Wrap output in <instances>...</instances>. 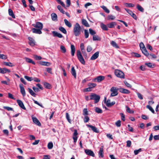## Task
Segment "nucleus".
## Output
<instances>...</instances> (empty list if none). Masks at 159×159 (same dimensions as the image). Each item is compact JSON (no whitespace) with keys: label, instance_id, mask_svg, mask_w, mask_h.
Masks as SVG:
<instances>
[{"label":"nucleus","instance_id":"1","mask_svg":"<svg viewBox=\"0 0 159 159\" xmlns=\"http://www.w3.org/2000/svg\"><path fill=\"white\" fill-rule=\"evenodd\" d=\"M81 28L78 23L74 25L73 28V33L75 36H79L81 33Z\"/></svg>","mask_w":159,"mask_h":159},{"label":"nucleus","instance_id":"2","mask_svg":"<svg viewBox=\"0 0 159 159\" xmlns=\"http://www.w3.org/2000/svg\"><path fill=\"white\" fill-rule=\"evenodd\" d=\"M90 100H94L95 103H96L99 101L100 97V96L94 93H92L90 95Z\"/></svg>","mask_w":159,"mask_h":159},{"label":"nucleus","instance_id":"3","mask_svg":"<svg viewBox=\"0 0 159 159\" xmlns=\"http://www.w3.org/2000/svg\"><path fill=\"white\" fill-rule=\"evenodd\" d=\"M115 74L117 77L121 79H124L125 78L124 73L120 70H115Z\"/></svg>","mask_w":159,"mask_h":159},{"label":"nucleus","instance_id":"4","mask_svg":"<svg viewBox=\"0 0 159 159\" xmlns=\"http://www.w3.org/2000/svg\"><path fill=\"white\" fill-rule=\"evenodd\" d=\"M77 55L80 61L83 64H85V62L84 60L80 50H79L77 51Z\"/></svg>","mask_w":159,"mask_h":159},{"label":"nucleus","instance_id":"5","mask_svg":"<svg viewBox=\"0 0 159 159\" xmlns=\"http://www.w3.org/2000/svg\"><path fill=\"white\" fill-rule=\"evenodd\" d=\"M118 89L117 88L114 87H112L110 90V91L111 92V97H113L117 95L118 94Z\"/></svg>","mask_w":159,"mask_h":159},{"label":"nucleus","instance_id":"6","mask_svg":"<svg viewBox=\"0 0 159 159\" xmlns=\"http://www.w3.org/2000/svg\"><path fill=\"white\" fill-rule=\"evenodd\" d=\"M85 153L87 155L91 156L92 157H94L95 154L91 150L85 149L84 151Z\"/></svg>","mask_w":159,"mask_h":159},{"label":"nucleus","instance_id":"7","mask_svg":"<svg viewBox=\"0 0 159 159\" xmlns=\"http://www.w3.org/2000/svg\"><path fill=\"white\" fill-rule=\"evenodd\" d=\"M88 127L90 128L94 132L98 133L99 132V130L95 126L89 125H86Z\"/></svg>","mask_w":159,"mask_h":159},{"label":"nucleus","instance_id":"8","mask_svg":"<svg viewBox=\"0 0 159 159\" xmlns=\"http://www.w3.org/2000/svg\"><path fill=\"white\" fill-rule=\"evenodd\" d=\"M16 102L18 105L20 107H21V108L23 109L24 110H26V108L25 107L23 102L21 100L17 99L16 100Z\"/></svg>","mask_w":159,"mask_h":159},{"label":"nucleus","instance_id":"9","mask_svg":"<svg viewBox=\"0 0 159 159\" xmlns=\"http://www.w3.org/2000/svg\"><path fill=\"white\" fill-rule=\"evenodd\" d=\"M20 89V91L23 97L25 96L26 93L25 89L22 84H20L19 85Z\"/></svg>","mask_w":159,"mask_h":159},{"label":"nucleus","instance_id":"10","mask_svg":"<svg viewBox=\"0 0 159 159\" xmlns=\"http://www.w3.org/2000/svg\"><path fill=\"white\" fill-rule=\"evenodd\" d=\"M32 119L33 120V122L35 124L39 126L41 125L40 123L36 117H32Z\"/></svg>","mask_w":159,"mask_h":159},{"label":"nucleus","instance_id":"11","mask_svg":"<svg viewBox=\"0 0 159 159\" xmlns=\"http://www.w3.org/2000/svg\"><path fill=\"white\" fill-rule=\"evenodd\" d=\"M99 52H97L95 53L91 57L90 60H94L96 59L99 56Z\"/></svg>","mask_w":159,"mask_h":159},{"label":"nucleus","instance_id":"12","mask_svg":"<svg viewBox=\"0 0 159 159\" xmlns=\"http://www.w3.org/2000/svg\"><path fill=\"white\" fill-rule=\"evenodd\" d=\"M119 91L121 93L126 94H129L130 93L128 90L123 88H120L119 89Z\"/></svg>","mask_w":159,"mask_h":159},{"label":"nucleus","instance_id":"13","mask_svg":"<svg viewBox=\"0 0 159 159\" xmlns=\"http://www.w3.org/2000/svg\"><path fill=\"white\" fill-rule=\"evenodd\" d=\"M11 72L10 70L7 69L5 68H0V73L2 74H5L7 72L10 73Z\"/></svg>","mask_w":159,"mask_h":159},{"label":"nucleus","instance_id":"14","mask_svg":"<svg viewBox=\"0 0 159 159\" xmlns=\"http://www.w3.org/2000/svg\"><path fill=\"white\" fill-rule=\"evenodd\" d=\"M33 26L35 28H38L39 29L42 30L43 28V24L40 22H37L36 24Z\"/></svg>","mask_w":159,"mask_h":159},{"label":"nucleus","instance_id":"15","mask_svg":"<svg viewBox=\"0 0 159 159\" xmlns=\"http://www.w3.org/2000/svg\"><path fill=\"white\" fill-rule=\"evenodd\" d=\"M52 33L54 37H57L59 38H62L63 37V36L61 34L58 33L56 31H53L52 32Z\"/></svg>","mask_w":159,"mask_h":159},{"label":"nucleus","instance_id":"16","mask_svg":"<svg viewBox=\"0 0 159 159\" xmlns=\"http://www.w3.org/2000/svg\"><path fill=\"white\" fill-rule=\"evenodd\" d=\"M70 48L71 50V54L72 56H73L75 55V48L74 45L72 44L71 45Z\"/></svg>","mask_w":159,"mask_h":159},{"label":"nucleus","instance_id":"17","mask_svg":"<svg viewBox=\"0 0 159 159\" xmlns=\"http://www.w3.org/2000/svg\"><path fill=\"white\" fill-rule=\"evenodd\" d=\"M41 29H36L35 28H33L32 29V32L33 33L40 34H42V31Z\"/></svg>","mask_w":159,"mask_h":159},{"label":"nucleus","instance_id":"18","mask_svg":"<svg viewBox=\"0 0 159 159\" xmlns=\"http://www.w3.org/2000/svg\"><path fill=\"white\" fill-rule=\"evenodd\" d=\"M28 39L30 41L29 43L30 45L32 46H34L35 45V41L32 38L30 37H29L28 38Z\"/></svg>","mask_w":159,"mask_h":159},{"label":"nucleus","instance_id":"19","mask_svg":"<svg viewBox=\"0 0 159 159\" xmlns=\"http://www.w3.org/2000/svg\"><path fill=\"white\" fill-rule=\"evenodd\" d=\"M39 64L41 65L47 66H50L51 65V63L50 62L43 61H39Z\"/></svg>","mask_w":159,"mask_h":159},{"label":"nucleus","instance_id":"20","mask_svg":"<svg viewBox=\"0 0 159 159\" xmlns=\"http://www.w3.org/2000/svg\"><path fill=\"white\" fill-rule=\"evenodd\" d=\"M51 18L52 20L54 21H57V15L54 13H52L51 14Z\"/></svg>","mask_w":159,"mask_h":159},{"label":"nucleus","instance_id":"21","mask_svg":"<svg viewBox=\"0 0 159 159\" xmlns=\"http://www.w3.org/2000/svg\"><path fill=\"white\" fill-rule=\"evenodd\" d=\"M111 44L114 48L116 49L119 48V47L118 44L115 41H112L111 42Z\"/></svg>","mask_w":159,"mask_h":159},{"label":"nucleus","instance_id":"22","mask_svg":"<svg viewBox=\"0 0 159 159\" xmlns=\"http://www.w3.org/2000/svg\"><path fill=\"white\" fill-rule=\"evenodd\" d=\"M71 73L72 75L74 76V78L76 79V74L75 70L74 68V67L73 66L71 70Z\"/></svg>","mask_w":159,"mask_h":159},{"label":"nucleus","instance_id":"23","mask_svg":"<svg viewBox=\"0 0 159 159\" xmlns=\"http://www.w3.org/2000/svg\"><path fill=\"white\" fill-rule=\"evenodd\" d=\"M64 23L66 26L69 28H70L72 26L71 24L67 20L65 19L64 20Z\"/></svg>","mask_w":159,"mask_h":159},{"label":"nucleus","instance_id":"24","mask_svg":"<svg viewBox=\"0 0 159 159\" xmlns=\"http://www.w3.org/2000/svg\"><path fill=\"white\" fill-rule=\"evenodd\" d=\"M8 13H9V15L10 16H11L14 19L15 18V16L13 13L12 10L11 9H9Z\"/></svg>","mask_w":159,"mask_h":159},{"label":"nucleus","instance_id":"25","mask_svg":"<svg viewBox=\"0 0 159 159\" xmlns=\"http://www.w3.org/2000/svg\"><path fill=\"white\" fill-rule=\"evenodd\" d=\"M103 152V148L101 147L100 148V150L98 152V154L99 157H103L104 155Z\"/></svg>","mask_w":159,"mask_h":159},{"label":"nucleus","instance_id":"26","mask_svg":"<svg viewBox=\"0 0 159 159\" xmlns=\"http://www.w3.org/2000/svg\"><path fill=\"white\" fill-rule=\"evenodd\" d=\"M104 79V77L102 76H99L97 77L95 80H97V82H99L103 80Z\"/></svg>","mask_w":159,"mask_h":159},{"label":"nucleus","instance_id":"27","mask_svg":"<svg viewBox=\"0 0 159 159\" xmlns=\"http://www.w3.org/2000/svg\"><path fill=\"white\" fill-rule=\"evenodd\" d=\"M28 91L30 94L34 97H36V94L30 88H28Z\"/></svg>","mask_w":159,"mask_h":159},{"label":"nucleus","instance_id":"28","mask_svg":"<svg viewBox=\"0 0 159 159\" xmlns=\"http://www.w3.org/2000/svg\"><path fill=\"white\" fill-rule=\"evenodd\" d=\"M25 59L26 61L28 63H31L34 65H35V62L34 61H33L32 59L30 58L27 57H25Z\"/></svg>","mask_w":159,"mask_h":159},{"label":"nucleus","instance_id":"29","mask_svg":"<svg viewBox=\"0 0 159 159\" xmlns=\"http://www.w3.org/2000/svg\"><path fill=\"white\" fill-rule=\"evenodd\" d=\"M82 23L83 25L86 27H89V25L87 20L84 19H83L82 20Z\"/></svg>","mask_w":159,"mask_h":159},{"label":"nucleus","instance_id":"30","mask_svg":"<svg viewBox=\"0 0 159 159\" xmlns=\"http://www.w3.org/2000/svg\"><path fill=\"white\" fill-rule=\"evenodd\" d=\"M97 85V84L94 83H89L88 84V86L92 89Z\"/></svg>","mask_w":159,"mask_h":159},{"label":"nucleus","instance_id":"31","mask_svg":"<svg viewBox=\"0 0 159 159\" xmlns=\"http://www.w3.org/2000/svg\"><path fill=\"white\" fill-rule=\"evenodd\" d=\"M107 100V98L106 97H105L104 98V100L103 101L104 103L108 107H109V100L108 99Z\"/></svg>","mask_w":159,"mask_h":159},{"label":"nucleus","instance_id":"32","mask_svg":"<svg viewBox=\"0 0 159 159\" xmlns=\"http://www.w3.org/2000/svg\"><path fill=\"white\" fill-rule=\"evenodd\" d=\"M59 30L62 33L64 34H66L67 33V31L63 27L61 26L59 27Z\"/></svg>","mask_w":159,"mask_h":159},{"label":"nucleus","instance_id":"33","mask_svg":"<svg viewBox=\"0 0 159 159\" xmlns=\"http://www.w3.org/2000/svg\"><path fill=\"white\" fill-rule=\"evenodd\" d=\"M101 27L103 30H108L107 26L102 23L101 24Z\"/></svg>","mask_w":159,"mask_h":159},{"label":"nucleus","instance_id":"34","mask_svg":"<svg viewBox=\"0 0 159 159\" xmlns=\"http://www.w3.org/2000/svg\"><path fill=\"white\" fill-rule=\"evenodd\" d=\"M141 50L143 53L146 56L148 57L149 55L148 52L146 48H145L143 49H141Z\"/></svg>","mask_w":159,"mask_h":159},{"label":"nucleus","instance_id":"35","mask_svg":"<svg viewBox=\"0 0 159 159\" xmlns=\"http://www.w3.org/2000/svg\"><path fill=\"white\" fill-rule=\"evenodd\" d=\"M93 41H100L101 40V39L98 35H93Z\"/></svg>","mask_w":159,"mask_h":159},{"label":"nucleus","instance_id":"36","mask_svg":"<svg viewBox=\"0 0 159 159\" xmlns=\"http://www.w3.org/2000/svg\"><path fill=\"white\" fill-rule=\"evenodd\" d=\"M95 111L97 113H102V110L100 108L96 107L95 109Z\"/></svg>","mask_w":159,"mask_h":159},{"label":"nucleus","instance_id":"37","mask_svg":"<svg viewBox=\"0 0 159 159\" xmlns=\"http://www.w3.org/2000/svg\"><path fill=\"white\" fill-rule=\"evenodd\" d=\"M137 8L140 11L143 12L144 11L143 8L140 5L138 4L137 6Z\"/></svg>","mask_w":159,"mask_h":159},{"label":"nucleus","instance_id":"38","mask_svg":"<svg viewBox=\"0 0 159 159\" xmlns=\"http://www.w3.org/2000/svg\"><path fill=\"white\" fill-rule=\"evenodd\" d=\"M124 4L126 7H133L134 6V5L131 3H125Z\"/></svg>","mask_w":159,"mask_h":159},{"label":"nucleus","instance_id":"39","mask_svg":"<svg viewBox=\"0 0 159 159\" xmlns=\"http://www.w3.org/2000/svg\"><path fill=\"white\" fill-rule=\"evenodd\" d=\"M84 33L85 38L86 39H87L88 38L89 36V33L88 30H84Z\"/></svg>","mask_w":159,"mask_h":159},{"label":"nucleus","instance_id":"40","mask_svg":"<svg viewBox=\"0 0 159 159\" xmlns=\"http://www.w3.org/2000/svg\"><path fill=\"white\" fill-rule=\"evenodd\" d=\"M60 49L61 52L63 53H65L66 52V48L64 46L61 45L60 46Z\"/></svg>","mask_w":159,"mask_h":159},{"label":"nucleus","instance_id":"41","mask_svg":"<svg viewBox=\"0 0 159 159\" xmlns=\"http://www.w3.org/2000/svg\"><path fill=\"white\" fill-rule=\"evenodd\" d=\"M89 30L90 34L92 35H94L96 34L95 31L91 28L89 29Z\"/></svg>","mask_w":159,"mask_h":159},{"label":"nucleus","instance_id":"42","mask_svg":"<svg viewBox=\"0 0 159 159\" xmlns=\"http://www.w3.org/2000/svg\"><path fill=\"white\" fill-rule=\"evenodd\" d=\"M146 107L149 109L153 113H155V111L149 105H147Z\"/></svg>","mask_w":159,"mask_h":159},{"label":"nucleus","instance_id":"43","mask_svg":"<svg viewBox=\"0 0 159 159\" xmlns=\"http://www.w3.org/2000/svg\"><path fill=\"white\" fill-rule=\"evenodd\" d=\"M44 87L46 88L50 89L51 88V85L48 83L46 82L44 83Z\"/></svg>","mask_w":159,"mask_h":159},{"label":"nucleus","instance_id":"44","mask_svg":"<svg viewBox=\"0 0 159 159\" xmlns=\"http://www.w3.org/2000/svg\"><path fill=\"white\" fill-rule=\"evenodd\" d=\"M4 64L6 66H14V65H13V64L11 63V62H4Z\"/></svg>","mask_w":159,"mask_h":159},{"label":"nucleus","instance_id":"45","mask_svg":"<svg viewBox=\"0 0 159 159\" xmlns=\"http://www.w3.org/2000/svg\"><path fill=\"white\" fill-rule=\"evenodd\" d=\"M126 111L127 112L129 113H133L134 111L131 110L127 106L126 107Z\"/></svg>","mask_w":159,"mask_h":159},{"label":"nucleus","instance_id":"46","mask_svg":"<svg viewBox=\"0 0 159 159\" xmlns=\"http://www.w3.org/2000/svg\"><path fill=\"white\" fill-rule=\"evenodd\" d=\"M57 7L58 9L63 14L65 13V11L63 9L61 6L58 5L57 6Z\"/></svg>","mask_w":159,"mask_h":159},{"label":"nucleus","instance_id":"47","mask_svg":"<svg viewBox=\"0 0 159 159\" xmlns=\"http://www.w3.org/2000/svg\"><path fill=\"white\" fill-rule=\"evenodd\" d=\"M53 147V144L52 142H49L48 145V147L49 149H51Z\"/></svg>","mask_w":159,"mask_h":159},{"label":"nucleus","instance_id":"48","mask_svg":"<svg viewBox=\"0 0 159 159\" xmlns=\"http://www.w3.org/2000/svg\"><path fill=\"white\" fill-rule=\"evenodd\" d=\"M1 52V51H0V53ZM7 58V56L5 55L4 54H0V58L2 59H6Z\"/></svg>","mask_w":159,"mask_h":159},{"label":"nucleus","instance_id":"49","mask_svg":"<svg viewBox=\"0 0 159 159\" xmlns=\"http://www.w3.org/2000/svg\"><path fill=\"white\" fill-rule=\"evenodd\" d=\"M66 118L68 121L70 123L71 122V120L70 119V117L69 115V114L68 113H66Z\"/></svg>","mask_w":159,"mask_h":159},{"label":"nucleus","instance_id":"50","mask_svg":"<svg viewBox=\"0 0 159 159\" xmlns=\"http://www.w3.org/2000/svg\"><path fill=\"white\" fill-rule=\"evenodd\" d=\"M116 25V23L115 22H110V28H113Z\"/></svg>","mask_w":159,"mask_h":159},{"label":"nucleus","instance_id":"51","mask_svg":"<svg viewBox=\"0 0 159 159\" xmlns=\"http://www.w3.org/2000/svg\"><path fill=\"white\" fill-rule=\"evenodd\" d=\"M89 120V117L87 116H85V117L84 119V123L88 122Z\"/></svg>","mask_w":159,"mask_h":159},{"label":"nucleus","instance_id":"52","mask_svg":"<svg viewBox=\"0 0 159 159\" xmlns=\"http://www.w3.org/2000/svg\"><path fill=\"white\" fill-rule=\"evenodd\" d=\"M24 78L28 81H31L33 80V79L32 77H30L27 76H25Z\"/></svg>","mask_w":159,"mask_h":159},{"label":"nucleus","instance_id":"53","mask_svg":"<svg viewBox=\"0 0 159 159\" xmlns=\"http://www.w3.org/2000/svg\"><path fill=\"white\" fill-rule=\"evenodd\" d=\"M142 149L141 148H139L138 150H136L134 151V153L135 155H137L139 152H141Z\"/></svg>","mask_w":159,"mask_h":159},{"label":"nucleus","instance_id":"54","mask_svg":"<svg viewBox=\"0 0 159 159\" xmlns=\"http://www.w3.org/2000/svg\"><path fill=\"white\" fill-rule=\"evenodd\" d=\"M115 125L117 127H120L121 126V121L119 120L115 123Z\"/></svg>","mask_w":159,"mask_h":159},{"label":"nucleus","instance_id":"55","mask_svg":"<svg viewBox=\"0 0 159 159\" xmlns=\"http://www.w3.org/2000/svg\"><path fill=\"white\" fill-rule=\"evenodd\" d=\"M3 108L4 109L7 110L8 111H13V109L12 108L9 107H6V106H4L3 107Z\"/></svg>","mask_w":159,"mask_h":159},{"label":"nucleus","instance_id":"56","mask_svg":"<svg viewBox=\"0 0 159 159\" xmlns=\"http://www.w3.org/2000/svg\"><path fill=\"white\" fill-rule=\"evenodd\" d=\"M120 115L121 117V120L123 121H124L125 120V115L122 113H120Z\"/></svg>","mask_w":159,"mask_h":159},{"label":"nucleus","instance_id":"57","mask_svg":"<svg viewBox=\"0 0 159 159\" xmlns=\"http://www.w3.org/2000/svg\"><path fill=\"white\" fill-rule=\"evenodd\" d=\"M125 84L128 88H131L132 87L131 85L128 83L126 81H124V82Z\"/></svg>","mask_w":159,"mask_h":159},{"label":"nucleus","instance_id":"58","mask_svg":"<svg viewBox=\"0 0 159 159\" xmlns=\"http://www.w3.org/2000/svg\"><path fill=\"white\" fill-rule=\"evenodd\" d=\"M88 114V111L86 108H84L83 110V115L84 116H87Z\"/></svg>","mask_w":159,"mask_h":159},{"label":"nucleus","instance_id":"59","mask_svg":"<svg viewBox=\"0 0 159 159\" xmlns=\"http://www.w3.org/2000/svg\"><path fill=\"white\" fill-rule=\"evenodd\" d=\"M139 46H140V47L141 48V50L145 48H146L143 43L142 42H141L140 43Z\"/></svg>","mask_w":159,"mask_h":159},{"label":"nucleus","instance_id":"60","mask_svg":"<svg viewBox=\"0 0 159 159\" xmlns=\"http://www.w3.org/2000/svg\"><path fill=\"white\" fill-rule=\"evenodd\" d=\"M92 50V48L90 46H88L87 47V51L88 52H90Z\"/></svg>","mask_w":159,"mask_h":159},{"label":"nucleus","instance_id":"61","mask_svg":"<svg viewBox=\"0 0 159 159\" xmlns=\"http://www.w3.org/2000/svg\"><path fill=\"white\" fill-rule=\"evenodd\" d=\"M126 143H127L126 146L128 147H129L131 145V142L130 140H128L126 142Z\"/></svg>","mask_w":159,"mask_h":159},{"label":"nucleus","instance_id":"62","mask_svg":"<svg viewBox=\"0 0 159 159\" xmlns=\"http://www.w3.org/2000/svg\"><path fill=\"white\" fill-rule=\"evenodd\" d=\"M33 100L35 104L38 105L39 106H40L41 107H43L42 106V105L40 104L39 103V102L38 101H36L33 99Z\"/></svg>","mask_w":159,"mask_h":159},{"label":"nucleus","instance_id":"63","mask_svg":"<svg viewBox=\"0 0 159 159\" xmlns=\"http://www.w3.org/2000/svg\"><path fill=\"white\" fill-rule=\"evenodd\" d=\"M102 9L105 11L107 13L109 12V11L107 8V7L104 6L102 7Z\"/></svg>","mask_w":159,"mask_h":159},{"label":"nucleus","instance_id":"64","mask_svg":"<svg viewBox=\"0 0 159 159\" xmlns=\"http://www.w3.org/2000/svg\"><path fill=\"white\" fill-rule=\"evenodd\" d=\"M34 57L36 60H40L42 59V57L41 56L36 55H34Z\"/></svg>","mask_w":159,"mask_h":159}]
</instances>
